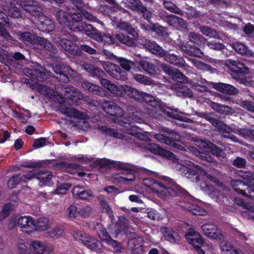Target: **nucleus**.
I'll use <instances>...</instances> for the list:
<instances>
[{
  "label": "nucleus",
  "instance_id": "nucleus-54",
  "mask_svg": "<svg viewBox=\"0 0 254 254\" xmlns=\"http://www.w3.org/2000/svg\"><path fill=\"white\" fill-rule=\"evenodd\" d=\"M78 218H86L89 217L91 213V208L89 205L78 206Z\"/></svg>",
  "mask_w": 254,
  "mask_h": 254
},
{
  "label": "nucleus",
  "instance_id": "nucleus-5",
  "mask_svg": "<svg viewBox=\"0 0 254 254\" xmlns=\"http://www.w3.org/2000/svg\"><path fill=\"white\" fill-rule=\"evenodd\" d=\"M100 83L103 87L107 89L110 92L117 96H122L124 95V94H125L136 100L142 101L141 95H142V92H140L130 86L123 85L118 87L105 78L100 79Z\"/></svg>",
  "mask_w": 254,
  "mask_h": 254
},
{
  "label": "nucleus",
  "instance_id": "nucleus-60",
  "mask_svg": "<svg viewBox=\"0 0 254 254\" xmlns=\"http://www.w3.org/2000/svg\"><path fill=\"white\" fill-rule=\"evenodd\" d=\"M134 79L137 82L145 85H151L152 84V81L148 77L145 76L140 74H137L134 75Z\"/></svg>",
  "mask_w": 254,
  "mask_h": 254
},
{
  "label": "nucleus",
  "instance_id": "nucleus-39",
  "mask_svg": "<svg viewBox=\"0 0 254 254\" xmlns=\"http://www.w3.org/2000/svg\"><path fill=\"white\" fill-rule=\"evenodd\" d=\"M14 205L10 202L4 204L0 211V221L5 219L14 209Z\"/></svg>",
  "mask_w": 254,
  "mask_h": 254
},
{
  "label": "nucleus",
  "instance_id": "nucleus-48",
  "mask_svg": "<svg viewBox=\"0 0 254 254\" xmlns=\"http://www.w3.org/2000/svg\"><path fill=\"white\" fill-rule=\"evenodd\" d=\"M185 209L194 215H204L206 214V211L204 209L194 204L189 205Z\"/></svg>",
  "mask_w": 254,
  "mask_h": 254
},
{
  "label": "nucleus",
  "instance_id": "nucleus-10",
  "mask_svg": "<svg viewBox=\"0 0 254 254\" xmlns=\"http://www.w3.org/2000/svg\"><path fill=\"white\" fill-rule=\"evenodd\" d=\"M101 106L104 111L111 116H116L114 119L115 123L120 124L121 126L127 127V122H124L122 116L123 115V110L118 106L111 101H104L102 103Z\"/></svg>",
  "mask_w": 254,
  "mask_h": 254
},
{
  "label": "nucleus",
  "instance_id": "nucleus-62",
  "mask_svg": "<svg viewBox=\"0 0 254 254\" xmlns=\"http://www.w3.org/2000/svg\"><path fill=\"white\" fill-rule=\"evenodd\" d=\"M163 5L164 7L171 12L178 14H181L182 11L174 3L168 1H164Z\"/></svg>",
  "mask_w": 254,
  "mask_h": 254
},
{
  "label": "nucleus",
  "instance_id": "nucleus-8",
  "mask_svg": "<svg viewBox=\"0 0 254 254\" xmlns=\"http://www.w3.org/2000/svg\"><path fill=\"white\" fill-rule=\"evenodd\" d=\"M73 237L92 251L98 252L102 249V245L99 241L81 231H75Z\"/></svg>",
  "mask_w": 254,
  "mask_h": 254
},
{
  "label": "nucleus",
  "instance_id": "nucleus-3",
  "mask_svg": "<svg viewBox=\"0 0 254 254\" xmlns=\"http://www.w3.org/2000/svg\"><path fill=\"white\" fill-rule=\"evenodd\" d=\"M56 17L62 25L73 31L80 32L84 28L81 22V14L76 13L75 9L73 8L58 10Z\"/></svg>",
  "mask_w": 254,
  "mask_h": 254
},
{
  "label": "nucleus",
  "instance_id": "nucleus-49",
  "mask_svg": "<svg viewBox=\"0 0 254 254\" xmlns=\"http://www.w3.org/2000/svg\"><path fill=\"white\" fill-rule=\"evenodd\" d=\"M64 230L61 227H55L47 232L49 237L53 239H58L64 236Z\"/></svg>",
  "mask_w": 254,
  "mask_h": 254
},
{
  "label": "nucleus",
  "instance_id": "nucleus-28",
  "mask_svg": "<svg viewBox=\"0 0 254 254\" xmlns=\"http://www.w3.org/2000/svg\"><path fill=\"white\" fill-rule=\"evenodd\" d=\"M72 193L74 197L82 199H87L93 196V193L90 190H86L79 186H76L73 188Z\"/></svg>",
  "mask_w": 254,
  "mask_h": 254
},
{
  "label": "nucleus",
  "instance_id": "nucleus-2",
  "mask_svg": "<svg viewBox=\"0 0 254 254\" xmlns=\"http://www.w3.org/2000/svg\"><path fill=\"white\" fill-rule=\"evenodd\" d=\"M141 171L148 177H140L143 184L160 198L166 199L170 196L174 197L179 194L186 195L188 194L185 189L177 185L170 178L164 177L161 181H156L152 178L156 176V173L145 170Z\"/></svg>",
  "mask_w": 254,
  "mask_h": 254
},
{
  "label": "nucleus",
  "instance_id": "nucleus-56",
  "mask_svg": "<svg viewBox=\"0 0 254 254\" xmlns=\"http://www.w3.org/2000/svg\"><path fill=\"white\" fill-rule=\"evenodd\" d=\"M182 49L185 53L192 56L200 57L203 55L202 52L199 49L194 47L191 46L189 49H188L187 47L182 48Z\"/></svg>",
  "mask_w": 254,
  "mask_h": 254
},
{
  "label": "nucleus",
  "instance_id": "nucleus-25",
  "mask_svg": "<svg viewBox=\"0 0 254 254\" xmlns=\"http://www.w3.org/2000/svg\"><path fill=\"white\" fill-rule=\"evenodd\" d=\"M17 224L20 228L24 229L27 232L32 231L35 227L33 220L30 217L23 216L19 218Z\"/></svg>",
  "mask_w": 254,
  "mask_h": 254
},
{
  "label": "nucleus",
  "instance_id": "nucleus-6",
  "mask_svg": "<svg viewBox=\"0 0 254 254\" xmlns=\"http://www.w3.org/2000/svg\"><path fill=\"white\" fill-rule=\"evenodd\" d=\"M99 162L101 164L109 167L116 166L118 168L123 171V172L114 175L115 179L117 180L119 183L129 184L130 182L134 181L135 178V175L128 170V167L124 163L116 162L108 159L100 160Z\"/></svg>",
  "mask_w": 254,
  "mask_h": 254
},
{
  "label": "nucleus",
  "instance_id": "nucleus-42",
  "mask_svg": "<svg viewBox=\"0 0 254 254\" xmlns=\"http://www.w3.org/2000/svg\"><path fill=\"white\" fill-rule=\"evenodd\" d=\"M200 31L205 36L210 38H214L219 39H223L222 35L214 30L207 27L202 26L200 27Z\"/></svg>",
  "mask_w": 254,
  "mask_h": 254
},
{
  "label": "nucleus",
  "instance_id": "nucleus-37",
  "mask_svg": "<svg viewBox=\"0 0 254 254\" xmlns=\"http://www.w3.org/2000/svg\"><path fill=\"white\" fill-rule=\"evenodd\" d=\"M161 232L167 241L173 243L179 240V236L176 232L166 227L161 228Z\"/></svg>",
  "mask_w": 254,
  "mask_h": 254
},
{
  "label": "nucleus",
  "instance_id": "nucleus-27",
  "mask_svg": "<svg viewBox=\"0 0 254 254\" xmlns=\"http://www.w3.org/2000/svg\"><path fill=\"white\" fill-rule=\"evenodd\" d=\"M68 38H62L60 45L63 49L67 51H71L75 48V42L77 40L74 36L69 35Z\"/></svg>",
  "mask_w": 254,
  "mask_h": 254
},
{
  "label": "nucleus",
  "instance_id": "nucleus-59",
  "mask_svg": "<svg viewBox=\"0 0 254 254\" xmlns=\"http://www.w3.org/2000/svg\"><path fill=\"white\" fill-rule=\"evenodd\" d=\"M176 94L178 96H186L191 97L193 95L192 91L186 86L179 87L176 90Z\"/></svg>",
  "mask_w": 254,
  "mask_h": 254
},
{
  "label": "nucleus",
  "instance_id": "nucleus-19",
  "mask_svg": "<svg viewBox=\"0 0 254 254\" xmlns=\"http://www.w3.org/2000/svg\"><path fill=\"white\" fill-rule=\"evenodd\" d=\"M185 237L188 243L196 248H199L204 245L201 236L193 229H190Z\"/></svg>",
  "mask_w": 254,
  "mask_h": 254
},
{
  "label": "nucleus",
  "instance_id": "nucleus-52",
  "mask_svg": "<svg viewBox=\"0 0 254 254\" xmlns=\"http://www.w3.org/2000/svg\"><path fill=\"white\" fill-rule=\"evenodd\" d=\"M52 177L53 175L51 173H44L41 171L40 176L37 177V179L40 181L41 185H46L50 186L51 185V180Z\"/></svg>",
  "mask_w": 254,
  "mask_h": 254
},
{
  "label": "nucleus",
  "instance_id": "nucleus-1",
  "mask_svg": "<svg viewBox=\"0 0 254 254\" xmlns=\"http://www.w3.org/2000/svg\"><path fill=\"white\" fill-rule=\"evenodd\" d=\"M145 148L154 154L173 160V165H175V167L177 170L179 171L182 175L190 179L192 182H197L201 178L213 182L218 186L220 185V182L216 178L208 174L200 167L195 165L193 163L185 161L184 164L177 163L178 159L173 153L160 147L156 144L147 143L145 144Z\"/></svg>",
  "mask_w": 254,
  "mask_h": 254
},
{
  "label": "nucleus",
  "instance_id": "nucleus-44",
  "mask_svg": "<svg viewBox=\"0 0 254 254\" xmlns=\"http://www.w3.org/2000/svg\"><path fill=\"white\" fill-rule=\"evenodd\" d=\"M50 227L49 220L48 218L41 217L39 218L35 224V227L34 229L37 231H45Z\"/></svg>",
  "mask_w": 254,
  "mask_h": 254
},
{
  "label": "nucleus",
  "instance_id": "nucleus-15",
  "mask_svg": "<svg viewBox=\"0 0 254 254\" xmlns=\"http://www.w3.org/2000/svg\"><path fill=\"white\" fill-rule=\"evenodd\" d=\"M105 70L113 77L117 80H125L127 79V74L123 71L120 67L115 64L105 62L103 64Z\"/></svg>",
  "mask_w": 254,
  "mask_h": 254
},
{
  "label": "nucleus",
  "instance_id": "nucleus-55",
  "mask_svg": "<svg viewBox=\"0 0 254 254\" xmlns=\"http://www.w3.org/2000/svg\"><path fill=\"white\" fill-rule=\"evenodd\" d=\"M136 241L135 239L130 240L128 241L129 249L132 251L133 254H143L142 248L140 246L135 245Z\"/></svg>",
  "mask_w": 254,
  "mask_h": 254
},
{
  "label": "nucleus",
  "instance_id": "nucleus-41",
  "mask_svg": "<svg viewBox=\"0 0 254 254\" xmlns=\"http://www.w3.org/2000/svg\"><path fill=\"white\" fill-rule=\"evenodd\" d=\"M232 47L240 54L251 56L254 55V53L251 51L249 50L247 47L242 43H236L232 45Z\"/></svg>",
  "mask_w": 254,
  "mask_h": 254
},
{
  "label": "nucleus",
  "instance_id": "nucleus-13",
  "mask_svg": "<svg viewBox=\"0 0 254 254\" xmlns=\"http://www.w3.org/2000/svg\"><path fill=\"white\" fill-rule=\"evenodd\" d=\"M29 248L33 254H51L54 250L51 244L40 240L32 241Z\"/></svg>",
  "mask_w": 254,
  "mask_h": 254
},
{
  "label": "nucleus",
  "instance_id": "nucleus-32",
  "mask_svg": "<svg viewBox=\"0 0 254 254\" xmlns=\"http://www.w3.org/2000/svg\"><path fill=\"white\" fill-rule=\"evenodd\" d=\"M23 72L26 73H27L28 75L27 76H31V78L33 82L34 80L42 82L44 81L47 78V75L45 73L39 70L35 69H28L25 68L24 69Z\"/></svg>",
  "mask_w": 254,
  "mask_h": 254
},
{
  "label": "nucleus",
  "instance_id": "nucleus-11",
  "mask_svg": "<svg viewBox=\"0 0 254 254\" xmlns=\"http://www.w3.org/2000/svg\"><path fill=\"white\" fill-rule=\"evenodd\" d=\"M84 29L82 30L85 31V33L87 36L93 39L99 41L104 42L105 44H111L115 42V39L110 35H102L96 29L93 28L91 25H87L83 23Z\"/></svg>",
  "mask_w": 254,
  "mask_h": 254
},
{
  "label": "nucleus",
  "instance_id": "nucleus-43",
  "mask_svg": "<svg viewBox=\"0 0 254 254\" xmlns=\"http://www.w3.org/2000/svg\"><path fill=\"white\" fill-rule=\"evenodd\" d=\"M141 96L142 101H144L148 103L150 106L155 108L156 109L160 108V102L158 100H155L153 96L144 92H142Z\"/></svg>",
  "mask_w": 254,
  "mask_h": 254
},
{
  "label": "nucleus",
  "instance_id": "nucleus-35",
  "mask_svg": "<svg viewBox=\"0 0 254 254\" xmlns=\"http://www.w3.org/2000/svg\"><path fill=\"white\" fill-rule=\"evenodd\" d=\"M192 87L200 92H204L207 90L209 83L207 81L201 77L197 80L193 79L190 82Z\"/></svg>",
  "mask_w": 254,
  "mask_h": 254
},
{
  "label": "nucleus",
  "instance_id": "nucleus-34",
  "mask_svg": "<svg viewBox=\"0 0 254 254\" xmlns=\"http://www.w3.org/2000/svg\"><path fill=\"white\" fill-rule=\"evenodd\" d=\"M67 94L65 95V98L67 99V102L69 103V101L72 104H75L77 100H81L82 98V95L81 94L79 90L71 88L68 91L66 90Z\"/></svg>",
  "mask_w": 254,
  "mask_h": 254
},
{
  "label": "nucleus",
  "instance_id": "nucleus-24",
  "mask_svg": "<svg viewBox=\"0 0 254 254\" xmlns=\"http://www.w3.org/2000/svg\"><path fill=\"white\" fill-rule=\"evenodd\" d=\"M144 46L151 53L158 57H163L165 55V51L154 41L146 40L144 43Z\"/></svg>",
  "mask_w": 254,
  "mask_h": 254
},
{
  "label": "nucleus",
  "instance_id": "nucleus-20",
  "mask_svg": "<svg viewBox=\"0 0 254 254\" xmlns=\"http://www.w3.org/2000/svg\"><path fill=\"white\" fill-rule=\"evenodd\" d=\"M129 29H128L127 31L132 36V38H130L123 34H116V38L119 41L127 45L132 46L134 44V41L138 39V34L135 28L130 27Z\"/></svg>",
  "mask_w": 254,
  "mask_h": 254
},
{
  "label": "nucleus",
  "instance_id": "nucleus-9",
  "mask_svg": "<svg viewBox=\"0 0 254 254\" xmlns=\"http://www.w3.org/2000/svg\"><path fill=\"white\" fill-rule=\"evenodd\" d=\"M155 138L160 142L173 147L176 150L184 149V147L178 143L181 140V136L173 131H167V133L165 134H155Z\"/></svg>",
  "mask_w": 254,
  "mask_h": 254
},
{
  "label": "nucleus",
  "instance_id": "nucleus-14",
  "mask_svg": "<svg viewBox=\"0 0 254 254\" xmlns=\"http://www.w3.org/2000/svg\"><path fill=\"white\" fill-rule=\"evenodd\" d=\"M193 141L195 145L199 147L200 150H204L207 152H211L212 154L217 157L222 158L225 157V153L221 149L208 141L202 139H194Z\"/></svg>",
  "mask_w": 254,
  "mask_h": 254
},
{
  "label": "nucleus",
  "instance_id": "nucleus-29",
  "mask_svg": "<svg viewBox=\"0 0 254 254\" xmlns=\"http://www.w3.org/2000/svg\"><path fill=\"white\" fill-rule=\"evenodd\" d=\"M60 110L63 114L69 117L78 119H82L84 118L83 114L72 108L66 107L64 104L61 105Z\"/></svg>",
  "mask_w": 254,
  "mask_h": 254
},
{
  "label": "nucleus",
  "instance_id": "nucleus-53",
  "mask_svg": "<svg viewBox=\"0 0 254 254\" xmlns=\"http://www.w3.org/2000/svg\"><path fill=\"white\" fill-rule=\"evenodd\" d=\"M211 106L214 110L222 114H229L232 113V110L229 107L222 105L217 103H212Z\"/></svg>",
  "mask_w": 254,
  "mask_h": 254
},
{
  "label": "nucleus",
  "instance_id": "nucleus-46",
  "mask_svg": "<svg viewBox=\"0 0 254 254\" xmlns=\"http://www.w3.org/2000/svg\"><path fill=\"white\" fill-rule=\"evenodd\" d=\"M83 66V68L87 72L90 73L93 76L100 77L102 76L104 73L103 71L101 69L94 67L90 64H84Z\"/></svg>",
  "mask_w": 254,
  "mask_h": 254
},
{
  "label": "nucleus",
  "instance_id": "nucleus-51",
  "mask_svg": "<svg viewBox=\"0 0 254 254\" xmlns=\"http://www.w3.org/2000/svg\"><path fill=\"white\" fill-rule=\"evenodd\" d=\"M82 86L83 88L86 90H87L90 92H92L93 94H97V95H102L100 92V90L102 89L99 86L95 85L94 84H91L90 82L85 81L82 83Z\"/></svg>",
  "mask_w": 254,
  "mask_h": 254
},
{
  "label": "nucleus",
  "instance_id": "nucleus-22",
  "mask_svg": "<svg viewBox=\"0 0 254 254\" xmlns=\"http://www.w3.org/2000/svg\"><path fill=\"white\" fill-rule=\"evenodd\" d=\"M53 70L57 73L59 74L60 77L63 76L62 80L66 82L67 80L68 75L70 77H74L77 74L75 71L69 66H56L53 67ZM60 78L61 77H60Z\"/></svg>",
  "mask_w": 254,
  "mask_h": 254
},
{
  "label": "nucleus",
  "instance_id": "nucleus-38",
  "mask_svg": "<svg viewBox=\"0 0 254 254\" xmlns=\"http://www.w3.org/2000/svg\"><path fill=\"white\" fill-rule=\"evenodd\" d=\"M189 149L193 154L199 157L202 160L206 161L208 162H213V159L211 156L201 151L200 150H198L196 147L191 146Z\"/></svg>",
  "mask_w": 254,
  "mask_h": 254
},
{
  "label": "nucleus",
  "instance_id": "nucleus-40",
  "mask_svg": "<svg viewBox=\"0 0 254 254\" xmlns=\"http://www.w3.org/2000/svg\"><path fill=\"white\" fill-rule=\"evenodd\" d=\"M39 20L42 26V28L45 31H52L54 29L53 21L45 16L40 15Z\"/></svg>",
  "mask_w": 254,
  "mask_h": 254
},
{
  "label": "nucleus",
  "instance_id": "nucleus-12",
  "mask_svg": "<svg viewBox=\"0 0 254 254\" xmlns=\"http://www.w3.org/2000/svg\"><path fill=\"white\" fill-rule=\"evenodd\" d=\"M211 122L212 124L222 133H226L229 134L230 132L232 131L235 133H237L243 137H251V129L235 128L232 130L229 127L223 122L213 119H211Z\"/></svg>",
  "mask_w": 254,
  "mask_h": 254
},
{
  "label": "nucleus",
  "instance_id": "nucleus-18",
  "mask_svg": "<svg viewBox=\"0 0 254 254\" xmlns=\"http://www.w3.org/2000/svg\"><path fill=\"white\" fill-rule=\"evenodd\" d=\"M17 4L20 5L34 16L39 15L42 12V8L38 6L37 2L32 0H20L19 3L17 1Z\"/></svg>",
  "mask_w": 254,
  "mask_h": 254
},
{
  "label": "nucleus",
  "instance_id": "nucleus-21",
  "mask_svg": "<svg viewBox=\"0 0 254 254\" xmlns=\"http://www.w3.org/2000/svg\"><path fill=\"white\" fill-rule=\"evenodd\" d=\"M225 65L230 70L237 73H247L248 70L244 64L239 61L227 60L225 62Z\"/></svg>",
  "mask_w": 254,
  "mask_h": 254
},
{
  "label": "nucleus",
  "instance_id": "nucleus-36",
  "mask_svg": "<svg viewBox=\"0 0 254 254\" xmlns=\"http://www.w3.org/2000/svg\"><path fill=\"white\" fill-rule=\"evenodd\" d=\"M109 58L111 59H116L117 61L120 64L122 68L126 70H129L134 63L126 59L119 57H116L112 54L109 53Z\"/></svg>",
  "mask_w": 254,
  "mask_h": 254
},
{
  "label": "nucleus",
  "instance_id": "nucleus-16",
  "mask_svg": "<svg viewBox=\"0 0 254 254\" xmlns=\"http://www.w3.org/2000/svg\"><path fill=\"white\" fill-rule=\"evenodd\" d=\"M128 228L127 220L123 217L119 218L118 222L116 224L110 225L109 228L110 234L114 237L122 232L126 233Z\"/></svg>",
  "mask_w": 254,
  "mask_h": 254
},
{
  "label": "nucleus",
  "instance_id": "nucleus-61",
  "mask_svg": "<svg viewBox=\"0 0 254 254\" xmlns=\"http://www.w3.org/2000/svg\"><path fill=\"white\" fill-rule=\"evenodd\" d=\"M100 203L101 204V209L102 211L106 213L112 219V217L114 216L113 211L107 201L102 200L100 201Z\"/></svg>",
  "mask_w": 254,
  "mask_h": 254
},
{
  "label": "nucleus",
  "instance_id": "nucleus-45",
  "mask_svg": "<svg viewBox=\"0 0 254 254\" xmlns=\"http://www.w3.org/2000/svg\"><path fill=\"white\" fill-rule=\"evenodd\" d=\"M135 62L149 74H153L154 73L156 68L155 66L146 60H141L139 61H135Z\"/></svg>",
  "mask_w": 254,
  "mask_h": 254
},
{
  "label": "nucleus",
  "instance_id": "nucleus-63",
  "mask_svg": "<svg viewBox=\"0 0 254 254\" xmlns=\"http://www.w3.org/2000/svg\"><path fill=\"white\" fill-rule=\"evenodd\" d=\"M127 6L133 10H139L142 6L139 0H126Z\"/></svg>",
  "mask_w": 254,
  "mask_h": 254
},
{
  "label": "nucleus",
  "instance_id": "nucleus-17",
  "mask_svg": "<svg viewBox=\"0 0 254 254\" xmlns=\"http://www.w3.org/2000/svg\"><path fill=\"white\" fill-rule=\"evenodd\" d=\"M201 229L204 235L209 238L214 239H220L222 238L221 231L212 223H207L202 225Z\"/></svg>",
  "mask_w": 254,
  "mask_h": 254
},
{
  "label": "nucleus",
  "instance_id": "nucleus-4",
  "mask_svg": "<svg viewBox=\"0 0 254 254\" xmlns=\"http://www.w3.org/2000/svg\"><path fill=\"white\" fill-rule=\"evenodd\" d=\"M250 155L254 159V150L250 152ZM240 176L245 183L241 181L233 180L231 182L232 187L238 193L254 199V174L245 172Z\"/></svg>",
  "mask_w": 254,
  "mask_h": 254
},
{
  "label": "nucleus",
  "instance_id": "nucleus-50",
  "mask_svg": "<svg viewBox=\"0 0 254 254\" xmlns=\"http://www.w3.org/2000/svg\"><path fill=\"white\" fill-rule=\"evenodd\" d=\"M98 129L102 133L105 134L109 135L118 138H121L122 137V135L114 129L108 128L105 126L99 127Z\"/></svg>",
  "mask_w": 254,
  "mask_h": 254
},
{
  "label": "nucleus",
  "instance_id": "nucleus-30",
  "mask_svg": "<svg viewBox=\"0 0 254 254\" xmlns=\"http://www.w3.org/2000/svg\"><path fill=\"white\" fill-rule=\"evenodd\" d=\"M214 88L218 90L220 92L228 94H235L238 92V90L233 86L223 83H213Z\"/></svg>",
  "mask_w": 254,
  "mask_h": 254
},
{
  "label": "nucleus",
  "instance_id": "nucleus-26",
  "mask_svg": "<svg viewBox=\"0 0 254 254\" xmlns=\"http://www.w3.org/2000/svg\"><path fill=\"white\" fill-rule=\"evenodd\" d=\"M235 202L239 205L243 206L246 210L242 211V215L245 218L248 219H254V206L250 204L245 203L242 199L239 197L235 199Z\"/></svg>",
  "mask_w": 254,
  "mask_h": 254
},
{
  "label": "nucleus",
  "instance_id": "nucleus-47",
  "mask_svg": "<svg viewBox=\"0 0 254 254\" xmlns=\"http://www.w3.org/2000/svg\"><path fill=\"white\" fill-rule=\"evenodd\" d=\"M95 229L98 237L102 241L106 242L110 238V236L108 235L107 232L103 227L102 225L98 224L95 227Z\"/></svg>",
  "mask_w": 254,
  "mask_h": 254
},
{
  "label": "nucleus",
  "instance_id": "nucleus-33",
  "mask_svg": "<svg viewBox=\"0 0 254 254\" xmlns=\"http://www.w3.org/2000/svg\"><path fill=\"white\" fill-rule=\"evenodd\" d=\"M163 57L166 62L179 66H182L185 64V61L182 57L174 54L165 52V55Z\"/></svg>",
  "mask_w": 254,
  "mask_h": 254
},
{
  "label": "nucleus",
  "instance_id": "nucleus-57",
  "mask_svg": "<svg viewBox=\"0 0 254 254\" xmlns=\"http://www.w3.org/2000/svg\"><path fill=\"white\" fill-rule=\"evenodd\" d=\"M189 37L190 41L195 43L197 45H204L205 42H206V40L204 38L194 33H190Z\"/></svg>",
  "mask_w": 254,
  "mask_h": 254
},
{
  "label": "nucleus",
  "instance_id": "nucleus-7",
  "mask_svg": "<svg viewBox=\"0 0 254 254\" xmlns=\"http://www.w3.org/2000/svg\"><path fill=\"white\" fill-rule=\"evenodd\" d=\"M19 39L28 45L36 44L43 47L45 49L48 50L52 53H55L56 49L55 48L52 44L48 42L46 39L40 37H38L35 35L32 34L29 32L22 33L19 35Z\"/></svg>",
  "mask_w": 254,
  "mask_h": 254
},
{
  "label": "nucleus",
  "instance_id": "nucleus-64",
  "mask_svg": "<svg viewBox=\"0 0 254 254\" xmlns=\"http://www.w3.org/2000/svg\"><path fill=\"white\" fill-rule=\"evenodd\" d=\"M105 243L112 246L115 252H120L123 249V247L120 243L116 241L113 240L111 237Z\"/></svg>",
  "mask_w": 254,
  "mask_h": 254
},
{
  "label": "nucleus",
  "instance_id": "nucleus-31",
  "mask_svg": "<svg viewBox=\"0 0 254 254\" xmlns=\"http://www.w3.org/2000/svg\"><path fill=\"white\" fill-rule=\"evenodd\" d=\"M76 7L75 10L76 13L81 14L82 18L83 16L87 20L90 21H94L96 20V17L90 13L80 9L82 6L81 0H69Z\"/></svg>",
  "mask_w": 254,
  "mask_h": 254
},
{
  "label": "nucleus",
  "instance_id": "nucleus-23",
  "mask_svg": "<svg viewBox=\"0 0 254 254\" xmlns=\"http://www.w3.org/2000/svg\"><path fill=\"white\" fill-rule=\"evenodd\" d=\"M161 68L166 74H168L170 78L175 80H184L185 76L181 73L177 68L172 67L166 64L161 65Z\"/></svg>",
  "mask_w": 254,
  "mask_h": 254
},
{
  "label": "nucleus",
  "instance_id": "nucleus-58",
  "mask_svg": "<svg viewBox=\"0 0 254 254\" xmlns=\"http://www.w3.org/2000/svg\"><path fill=\"white\" fill-rule=\"evenodd\" d=\"M66 212L70 219H79L78 206L71 205L67 208Z\"/></svg>",
  "mask_w": 254,
  "mask_h": 254
}]
</instances>
